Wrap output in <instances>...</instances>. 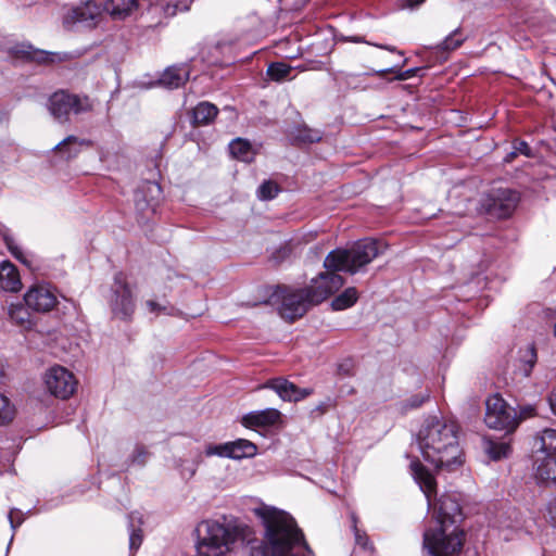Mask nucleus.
<instances>
[{
  "label": "nucleus",
  "instance_id": "nucleus-15",
  "mask_svg": "<svg viewBox=\"0 0 556 556\" xmlns=\"http://www.w3.org/2000/svg\"><path fill=\"white\" fill-rule=\"evenodd\" d=\"M24 300L36 312H49L58 303L56 292L49 283H35L27 290Z\"/></svg>",
  "mask_w": 556,
  "mask_h": 556
},
{
  "label": "nucleus",
  "instance_id": "nucleus-3",
  "mask_svg": "<svg viewBox=\"0 0 556 556\" xmlns=\"http://www.w3.org/2000/svg\"><path fill=\"white\" fill-rule=\"evenodd\" d=\"M199 556H226L238 544L257 545L254 530L237 519H205L195 528Z\"/></svg>",
  "mask_w": 556,
  "mask_h": 556
},
{
  "label": "nucleus",
  "instance_id": "nucleus-11",
  "mask_svg": "<svg viewBox=\"0 0 556 556\" xmlns=\"http://www.w3.org/2000/svg\"><path fill=\"white\" fill-rule=\"evenodd\" d=\"M519 202V194L508 188H494L480 201L481 210L494 218L509 217Z\"/></svg>",
  "mask_w": 556,
  "mask_h": 556
},
{
  "label": "nucleus",
  "instance_id": "nucleus-7",
  "mask_svg": "<svg viewBox=\"0 0 556 556\" xmlns=\"http://www.w3.org/2000/svg\"><path fill=\"white\" fill-rule=\"evenodd\" d=\"M532 470L538 483L556 486V429L545 428L533 437Z\"/></svg>",
  "mask_w": 556,
  "mask_h": 556
},
{
  "label": "nucleus",
  "instance_id": "nucleus-14",
  "mask_svg": "<svg viewBox=\"0 0 556 556\" xmlns=\"http://www.w3.org/2000/svg\"><path fill=\"white\" fill-rule=\"evenodd\" d=\"M206 456L227 457L232 459H241L253 457L257 453L256 445L245 439L226 442L222 444H208L204 451Z\"/></svg>",
  "mask_w": 556,
  "mask_h": 556
},
{
  "label": "nucleus",
  "instance_id": "nucleus-22",
  "mask_svg": "<svg viewBox=\"0 0 556 556\" xmlns=\"http://www.w3.org/2000/svg\"><path fill=\"white\" fill-rule=\"evenodd\" d=\"M189 68L185 65L167 67L160 78V84L168 89H176L189 79Z\"/></svg>",
  "mask_w": 556,
  "mask_h": 556
},
{
  "label": "nucleus",
  "instance_id": "nucleus-20",
  "mask_svg": "<svg viewBox=\"0 0 556 556\" xmlns=\"http://www.w3.org/2000/svg\"><path fill=\"white\" fill-rule=\"evenodd\" d=\"M280 419V412L276 408L251 412L243 416L242 424L248 428L267 427L275 425Z\"/></svg>",
  "mask_w": 556,
  "mask_h": 556
},
{
  "label": "nucleus",
  "instance_id": "nucleus-39",
  "mask_svg": "<svg viewBox=\"0 0 556 556\" xmlns=\"http://www.w3.org/2000/svg\"><path fill=\"white\" fill-rule=\"evenodd\" d=\"M22 287V280H0V289L5 292L17 293Z\"/></svg>",
  "mask_w": 556,
  "mask_h": 556
},
{
  "label": "nucleus",
  "instance_id": "nucleus-49",
  "mask_svg": "<svg viewBox=\"0 0 556 556\" xmlns=\"http://www.w3.org/2000/svg\"><path fill=\"white\" fill-rule=\"evenodd\" d=\"M415 72L416 70H407L405 72H401L397 76H396V79L399 80H405V79H408L410 77H413L415 75Z\"/></svg>",
  "mask_w": 556,
  "mask_h": 556
},
{
  "label": "nucleus",
  "instance_id": "nucleus-34",
  "mask_svg": "<svg viewBox=\"0 0 556 556\" xmlns=\"http://www.w3.org/2000/svg\"><path fill=\"white\" fill-rule=\"evenodd\" d=\"M280 188L271 180L264 181L257 189V198L263 201L273 200L279 193Z\"/></svg>",
  "mask_w": 556,
  "mask_h": 556
},
{
  "label": "nucleus",
  "instance_id": "nucleus-28",
  "mask_svg": "<svg viewBox=\"0 0 556 556\" xmlns=\"http://www.w3.org/2000/svg\"><path fill=\"white\" fill-rule=\"evenodd\" d=\"M10 319L23 329L31 327L30 314L22 304H11L9 306Z\"/></svg>",
  "mask_w": 556,
  "mask_h": 556
},
{
  "label": "nucleus",
  "instance_id": "nucleus-31",
  "mask_svg": "<svg viewBox=\"0 0 556 556\" xmlns=\"http://www.w3.org/2000/svg\"><path fill=\"white\" fill-rule=\"evenodd\" d=\"M485 451L492 459L498 460L508 456L510 445L506 442H494L489 440L485 445Z\"/></svg>",
  "mask_w": 556,
  "mask_h": 556
},
{
  "label": "nucleus",
  "instance_id": "nucleus-43",
  "mask_svg": "<svg viewBox=\"0 0 556 556\" xmlns=\"http://www.w3.org/2000/svg\"><path fill=\"white\" fill-rule=\"evenodd\" d=\"M519 422L523 419L530 418L535 415V408L532 405H525L520 407L519 413H517Z\"/></svg>",
  "mask_w": 556,
  "mask_h": 556
},
{
  "label": "nucleus",
  "instance_id": "nucleus-19",
  "mask_svg": "<svg viewBox=\"0 0 556 556\" xmlns=\"http://www.w3.org/2000/svg\"><path fill=\"white\" fill-rule=\"evenodd\" d=\"M160 194V185L152 181L144 182L142 187L136 191V207L140 212H146L150 210L152 213H154Z\"/></svg>",
  "mask_w": 556,
  "mask_h": 556
},
{
  "label": "nucleus",
  "instance_id": "nucleus-52",
  "mask_svg": "<svg viewBox=\"0 0 556 556\" xmlns=\"http://www.w3.org/2000/svg\"><path fill=\"white\" fill-rule=\"evenodd\" d=\"M394 72H395L394 68H387V70L375 71V74L378 76H383L387 73H394Z\"/></svg>",
  "mask_w": 556,
  "mask_h": 556
},
{
  "label": "nucleus",
  "instance_id": "nucleus-42",
  "mask_svg": "<svg viewBox=\"0 0 556 556\" xmlns=\"http://www.w3.org/2000/svg\"><path fill=\"white\" fill-rule=\"evenodd\" d=\"M148 453L144 447L138 446L136 447L134 455H132V462L137 463L139 465H143L146 463Z\"/></svg>",
  "mask_w": 556,
  "mask_h": 556
},
{
  "label": "nucleus",
  "instance_id": "nucleus-35",
  "mask_svg": "<svg viewBox=\"0 0 556 556\" xmlns=\"http://www.w3.org/2000/svg\"><path fill=\"white\" fill-rule=\"evenodd\" d=\"M291 70H292L291 66L286 63H281V62L271 63L267 68V75L273 80L280 81V80L285 79L286 77H288Z\"/></svg>",
  "mask_w": 556,
  "mask_h": 556
},
{
  "label": "nucleus",
  "instance_id": "nucleus-24",
  "mask_svg": "<svg viewBox=\"0 0 556 556\" xmlns=\"http://www.w3.org/2000/svg\"><path fill=\"white\" fill-rule=\"evenodd\" d=\"M129 518V548L130 551H137L142 543V530L140 526L143 523V516L139 511H132L128 516Z\"/></svg>",
  "mask_w": 556,
  "mask_h": 556
},
{
  "label": "nucleus",
  "instance_id": "nucleus-16",
  "mask_svg": "<svg viewBox=\"0 0 556 556\" xmlns=\"http://www.w3.org/2000/svg\"><path fill=\"white\" fill-rule=\"evenodd\" d=\"M10 53L15 59L36 62L39 64L59 63L67 59V53H56L39 50L25 42L13 46L10 49Z\"/></svg>",
  "mask_w": 556,
  "mask_h": 556
},
{
  "label": "nucleus",
  "instance_id": "nucleus-10",
  "mask_svg": "<svg viewBox=\"0 0 556 556\" xmlns=\"http://www.w3.org/2000/svg\"><path fill=\"white\" fill-rule=\"evenodd\" d=\"M48 109L55 119L64 123L68 121L71 113L81 114L92 111L93 101L87 96L59 90L50 97Z\"/></svg>",
  "mask_w": 556,
  "mask_h": 556
},
{
  "label": "nucleus",
  "instance_id": "nucleus-2",
  "mask_svg": "<svg viewBox=\"0 0 556 556\" xmlns=\"http://www.w3.org/2000/svg\"><path fill=\"white\" fill-rule=\"evenodd\" d=\"M458 426L452 419L429 416L416 434L422 458L438 469L455 470L463 464Z\"/></svg>",
  "mask_w": 556,
  "mask_h": 556
},
{
  "label": "nucleus",
  "instance_id": "nucleus-21",
  "mask_svg": "<svg viewBox=\"0 0 556 556\" xmlns=\"http://www.w3.org/2000/svg\"><path fill=\"white\" fill-rule=\"evenodd\" d=\"M138 9V0H105L103 10L114 20H125Z\"/></svg>",
  "mask_w": 556,
  "mask_h": 556
},
{
  "label": "nucleus",
  "instance_id": "nucleus-9",
  "mask_svg": "<svg viewBox=\"0 0 556 556\" xmlns=\"http://www.w3.org/2000/svg\"><path fill=\"white\" fill-rule=\"evenodd\" d=\"M484 422L491 429L506 432H513L519 426L517 410L500 394L486 399Z\"/></svg>",
  "mask_w": 556,
  "mask_h": 556
},
{
  "label": "nucleus",
  "instance_id": "nucleus-37",
  "mask_svg": "<svg viewBox=\"0 0 556 556\" xmlns=\"http://www.w3.org/2000/svg\"><path fill=\"white\" fill-rule=\"evenodd\" d=\"M3 241L8 248V250L11 252V254L16 257L17 260H23V252L20 249V247L16 244L15 239L9 233L8 230L2 232Z\"/></svg>",
  "mask_w": 556,
  "mask_h": 556
},
{
  "label": "nucleus",
  "instance_id": "nucleus-53",
  "mask_svg": "<svg viewBox=\"0 0 556 556\" xmlns=\"http://www.w3.org/2000/svg\"><path fill=\"white\" fill-rule=\"evenodd\" d=\"M517 155H518V154H517L516 150L514 149L510 153H508V154L506 155L505 161H506V162H510V161H513V159H515Z\"/></svg>",
  "mask_w": 556,
  "mask_h": 556
},
{
  "label": "nucleus",
  "instance_id": "nucleus-6",
  "mask_svg": "<svg viewBox=\"0 0 556 556\" xmlns=\"http://www.w3.org/2000/svg\"><path fill=\"white\" fill-rule=\"evenodd\" d=\"M412 475L425 494L428 507L433 509V521L454 522L460 518V505L456 495L442 494L437 500L435 480L418 460L410 463Z\"/></svg>",
  "mask_w": 556,
  "mask_h": 556
},
{
  "label": "nucleus",
  "instance_id": "nucleus-50",
  "mask_svg": "<svg viewBox=\"0 0 556 556\" xmlns=\"http://www.w3.org/2000/svg\"><path fill=\"white\" fill-rule=\"evenodd\" d=\"M551 410L554 415H556V392H553L547 397Z\"/></svg>",
  "mask_w": 556,
  "mask_h": 556
},
{
  "label": "nucleus",
  "instance_id": "nucleus-13",
  "mask_svg": "<svg viewBox=\"0 0 556 556\" xmlns=\"http://www.w3.org/2000/svg\"><path fill=\"white\" fill-rule=\"evenodd\" d=\"M110 305L115 318L128 320L135 312L132 286L127 280H114Z\"/></svg>",
  "mask_w": 556,
  "mask_h": 556
},
{
  "label": "nucleus",
  "instance_id": "nucleus-36",
  "mask_svg": "<svg viewBox=\"0 0 556 556\" xmlns=\"http://www.w3.org/2000/svg\"><path fill=\"white\" fill-rule=\"evenodd\" d=\"M355 543L363 549H372L369 539L365 532H362L356 526V517L352 515Z\"/></svg>",
  "mask_w": 556,
  "mask_h": 556
},
{
  "label": "nucleus",
  "instance_id": "nucleus-51",
  "mask_svg": "<svg viewBox=\"0 0 556 556\" xmlns=\"http://www.w3.org/2000/svg\"><path fill=\"white\" fill-rule=\"evenodd\" d=\"M426 0H407V5L409 8H415L417 5H420L421 3H424Z\"/></svg>",
  "mask_w": 556,
  "mask_h": 556
},
{
  "label": "nucleus",
  "instance_id": "nucleus-26",
  "mask_svg": "<svg viewBox=\"0 0 556 556\" xmlns=\"http://www.w3.org/2000/svg\"><path fill=\"white\" fill-rule=\"evenodd\" d=\"M358 299V292L355 288H348L338 294L331 301V308L333 311H344L352 307Z\"/></svg>",
  "mask_w": 556,
  "mask_h": 556
},
{
  "label": "nucleus",
  "instance_id": "nucleus-55",
  "mask_svg": "<svg viewBox=\"0 0 556 556\" xmlns=\"http://www.w3.org/2000/svg\"><path fill=\"white\" fill-rule=\"evenodd\" d=\"M553 333H554V336L556 338V321H555V325H554V328H553Z\"/></svg>",
  "mask_w": 556,
  "mask_h": 556
},
{
  "label": "nucleus",
  "instance_id": "nucleus-44",
  "mask_svg": "<svg viewBox=\"0 0 556 556\" xmlns=\"http://www.w3.org/2000/svg\"><path fill=\"white\" fill-rule=\"evenodd\" d=\"M514 149L516 150L517 154H523L526 156H530L531 154V150L526 141H515Z\"/></svg>",
  "mask_w": 556,
  "mask_h": 556
},
{
  "label": "nucleus",
  "instance_id": "nucleus-47",
  "mask_svg": "<svg viewBox=\"0 0 556 556\" xmlns=\"http://www.w3.org/2000/svg\"><path fill=\"white\" fill-rule=\"evenodd\" d=\"M426 399V396L414 395L412 399H409L407 405L412 408L419 407L425 402Z\"/></svg>",
  "mask_w": 556,
  "mask_h": 556
},
{
  "label": "nucleus",
  "instance_id": "nucleus-12",
  "mask_svg": "<svg viewBox=\"0 0 556 556\" xmlns=\"http://www.w3.org/2000/svg\"><path fill=\"white\" fill-rule=\"evenodd\" d=\"M42 379L47 391L61 400L70 399L75 393L78 383L74 374L60 365L48 368Z\"/></svg>",
  "mask_w": 556,
  "mask_h": 556
},
{
  "label": "nucleus",
  "instance_id": "nucleus-25",
  "mask_svg": "<svg viewBox=\"0 0 556 556\" xmlns=\"http://www.w3.org/2000/svg\"><path fill=\"white\" fill-rule=\"evenodd\" d=\"M218 109L210 102H200L192 112L195 125H207L216 117Z\"/></svg>",
  "mask_w": 556,
  "mask_h": 556
},
{
  "label": "nucleus",
  "instance_id": "nucleus-33",
  "mask_svg": "<svg viewBox=\"0 0 556 556\" xmlns=\"http://www.w3.org/2000/svg\"><path fill=\"white\" fill-rule=\"evenodd\" d=\"M15 415L14 405L10 400L0 393V425L8 424L13 420Z\"/></svg>",
  "mask_w": 556,
  "mask_h": 556
},
{
  "label": "nucleus",
  "instance_id": "nucleus-17",
  "mask_svg": "<svg viewBox=\"0 0 556 556\" xmlns=\"http://www.w3.org/2000/svg\"><path fill=\"white\" fill-rule=\"evenodd\" d=\"M103 8L97 2L88 0L72 8L65 15V23H81L86 26H94L101 18Z\"/></svg>",
  "mask_w": 556,
  "mask_h": 556
},
{
  "label": "nucleus",
  "instance_id": "nucleus-18",
  "mask_svg": "<svg viewBox=\"0 0 556 556\" xmlns=\"http://www.w3.org/2000/svg\"><path fill=\"white\" fill-rule=\"evenodd\" d=\"M261 388L275 391L281 400L288 402L301 401L312 393L311 389H300L293 382L285 378L270 379Z\"/></svg>",
  "mask_w": 556,
  "mask_h": 556
},
{
  "label": "nucleus",
  "instance_id": "nucleus-23",
  "mask_svg": "<svg viewBox=\"0 0 556 556\" xmlns=\"http://www.w3.org/2000/svg\"><path fill=\"white\" fill-rule=\"evenodd\" d=\"M91 141L76 136H68L55 146V150L64 154L67 159L76 156L84 147H90Z\"/></svg>",
  "mask_w": 556,
  "mask_h": 556
},
{
  "label": "nucleus",
  "instance_id": "nucleus-8",
  "mask_svg": "<svg viewBox=\"0 0 556 556\" xmlns=\"http://www.w3.org/2000/svg\"><path fill=\"white\" fill-rule=\"evenodd\" d=\"M464 532L454 522L431 521L424 532L422 548L429 556H457Z\"/></svg>",
  "mask_w": 556,
  "mask_h": 556
},
{
  "label": "nucleus",
  "instance_id": "nucleus-38",
  "mask_svg": "<svg viewBox=\"0 0 556 556\" xmlns=\"http://www.w3.org/2000/svg\"><path fill=\"white\" fill-rule=\"evenodd\" d=\"M0 278H18L16 267L9 261L0 263Z\"/></svg>",
  "mask_w": 556,
  "mask_h": 556
},
{
  "label": "nucleus",
  "instance_id": "nucleus-41",
  "mask_svg": "<svg viewBox=\"0 0 556 556\" xmlns=\"http://www.w3.org/2000/svg\"><path fill=\"white\" fill-rule=\"evenodd\" d=\"M22 511L18 510V509H12L10 513H9V521H10V525H11V528L13 531H15V529L22 525L23 522V516H22Z\"/></svg>",
  "mask_w": 556,
  "mask_h": 556
},
{
  "label": "nucleus",
  "instance_id": "nucleus-48",
  "mask_svg": "<svg viewBox=\"0 0 556 556\" xmlns=\"http://www.w3.org/2000/svg\"><path fill=\"white\" fill-rule=\"evenodd\" d=\"M195 471H197V468L194 466L188 467V468H182L181 476L184 478L190 479L194 476Z\"/></svg>",
  "mask_w": 556,
  "mask_h": 556
},
{
  "label": "nucleus",
  "instance_id": "nucleus-4",
  "mask_svg": "<svg viewBox=\"0 0 556 556\" xmlns=\"http://www.w3.org/2000/svg\"><path fill=\"white\" fill-rule=\"evenodd\" d=\"M330 294L325 285H313L304 289H292L287 286H267L258 291L253 305L266 304L275 307L287 320L301 318L312 306L321 303Z\"/></svg>",
  "mask_w": 556,
  "mask_h": 556
},
{
  "label": "nucleus",
  "instance_id": "nucleus-40",
  "mask_svg": "<svg viewBox=\"0 0 556 556\" xmlns=\"http://www.w3.org/2000/svg\"><path fill=\"white\" fill-rule=\"evenodd\" d=\"M146 306L148 308V312L150 314L159 315L162 312H167L168 307L166 304L154 301V300H148L146 301Z\"/></svg>",
  "mask_w": 556,
  "mask_h": 556
},
{
  "label": "nucleus",
  "instance_id": "nucleus-46",
  "mask_svg": "<svg viewBox=\"0 0 556 556\" xmlns=\"http://www.w3.org/2000/svg\"><path fill=\"white\" fill-rule=\"evenodd\" d=\"M547 514L553 526L556 528V497L548 503Z\"/></svg>",
  "mask_w": 556,
  "mask_h": 556
},
{
  "label": "nucleus",
  "instance_id": "nucleus-27",
  "mask_svg": "<svg viewBox=\"0 0 556 556\" xmlns=\"http://www.w3.org/2000/svg\"><path fill=\"white\" fill-rule=\"evenodd\" d=\"M229 149L233 157L240 161L251 162L254 157L252 146L250 144L249 141L243 140L241 138L232 140L229 144Z\"/></svg>",
  "mask_w": 556,
  "mask_h": 556
},
{
  "label": "nucleus",
  "instance_id": "nucleus-54",
  "mask_svg": "<svg viewBox=\"0 0 556 556\" xmlns=\"http://www.w3.org/2000/svg\"><path fill=\"white\" fill-rule=\"evenodd\" d=\"M316 278H320V279H324V278H327L326 274L325 273H319L318 276Z\"/></svg>",
  "mask_w": 556,
  "mask_h": 556
},
{
  "label": "nucleus",
  "instance_id": "nucleus-1",
  "mask_svg": "<svg viewBox=\"0 0 556 556\" xmlns=\"http://www.w3.org/2000/svg\"><path fill=\"white\" fill-rule=\"evenodd\" d=\"M263 527V538L250 556H314L294 518L286 510L261 504L253 508Z\"/></svg>",
  "mask_w": 556,
  "mask_h": 556
},
{
  "label": "nucleus",
  "instance_id": "nucleus-45",
  "mask_svg": "<svg viewBox=\"0 0 556 556\" xmlns=\"http://www.w3.org/2000/svg\"><path fill=\"white\" fill-rule=\"evenodd\" d=\"M352 41L354 42H366L367 41H364L362 38H358V37H355L352 39ZM368 45H372L377 48H380V49H383V50H387V51H390V52H397L396 48L394 46H389V45H379V43H370L368 42ZM400 54H402L401 51H399Z\"/></svg>",
  "mask_w": 556,
  "mask_h": 556
},
{
  "label": "nucleus",
  "instance_id": "nucleus-30",
  "mask_svg": "<svg viewBox=\"0 0 556 556\" xmlns=\"http://www.w3.org/2000/svg\"><path fill=\"white\" fill-rule=\"evenodd\" d=\"M466 40V37L462 34L460 28H456L454 31H452L442 42L437 45L435 49L438 51H453L460 47L464 41Z\"/></svg>",
  "mask_w": 556,
  "mask_h": 556
},
{
  "label": "nucleus",
  "instance_id": "nucleus-5",
  "mask_svg": "<svg viewBox=\"0 0 556 556\" xmlns=\"http://www.w3.org/2000/svg\"><path fill=\"white\" fill-rule=\"evenodd\" d=\"M387 245L379 240L366 238L349 248H337L330 251L324 260V267L329 275H356L378 255L384 252Z\"/></svg>",
  "mask_w": 556,
  "mask_h": 556
},
{
  "label": "nucleus",
  "instance_id": "nucleus-32",
  "mask_svg": "<svg viewBox=\"0 0 556 556\" xmlns=\"http://www.w3.org/2000/svg\"><path fill=\"white\" fill-rule=\"evenodd\" d=\"M293 138L301 143H313L321 139V134L319 130L311 129L304 126L296 129Z\"/></svg>",
  "mask_w": 556,
  "mask_h": 556
},
{
  "label": "nucleus",
  "instance_id": "nucleus-29",
  "mask_svg": "<svg viewBox=\"0 0 556 556\" xmlns=\"http://www.w3.org/2000/svg\"><path fill=\"white\" fill-rule=\"evenodd\" d=\"M520 371L523 377L528 378L536 363V351L534 345L528 344L523 350L520 351Z\"/></svg>",
  "mask_w": 556,
  "mask_h": 556
}]
</instances>
